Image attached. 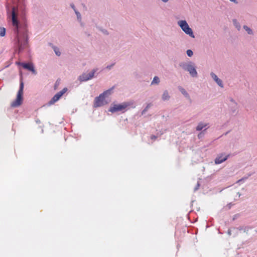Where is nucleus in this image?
I'll return each mask as SVG.
<instances>
[{
	"label": "nucleus",
	"instance_id": "b1692460",
	"mask_svg": "<svg viewBox=\"0 0 257 257\" xmlns=\"http://www.w3.org/2000/svg\"><path fill=\"white\" fill-rule=\"evenodd\" d=\"M250 176V174L248 175V176L247 177H242V178H241L240 179L238 180L237 181V183H241L243 181H244L245 180H246V179H247L248 177L249 176Z\"/></svg>",
	"mask_w": 257,
	"mask_h": 257
},
{
	"label": "nucleus",
	"instance_id": "dca6fc26",
	"mask_svg": "<svg viewBox=\"0 0 257 257\" xmlns=\"http://www.w3.org/2000/svg\"><path fill=\"white\" fill-rule=\"evenodd\" d=\"M232 23L234 25V26L235 27V28L238 30L240 31L241 29V26L240 23L237 21L236 19H233L232 20Z\"/></svg>",
	"mask_w": 257,
	"mask_h": 257
},
{
	"label": "nucleus",
	"instance_id": "ddd939ff",
	"mask_svg": "<svg viewBox=\"0 0 257 257\" xmlns=\"http://www.w3.org/2000/svg\"><path fill=\"white\" fill-rule=\"evenodd\" d=\"M208 123H204V122H200L197 125L196 127V130L197 131H202L203 128H206V127L208 125ZM208 126L207 127L208 128Z\"/></svg>",
	"mask_w": 257,
	"mask_h": 257
},
{
	"label": "nucleus",
	"instance_id": "aec40b11",
	"mask_svg": "<svg viewBox=\"0 0 257 257\" xmlns=\"http://www.w3.org/2000/svg\"><path fill=\"white\" fill-rule=\"evenodd\" d=\"M6 30L4 27H0V36L4 37L6 35Z\"/></svg>",
	"mask_w": 257,
	"mask_h": 257
},
{
	"label": "nucleus",
	"instance_id": "c756f323",
	"mask_svg": "<svg viewBox=\"0 0 257 257\" xmlns=\"http://www.w3.org/2000/svg\"><path fill=\"white\" fill-rule=\"evenodd\" d=\"M114 65L115 63H112L110 65H108L106 67V69L108 70H110Z\"/></svg>",
	"mask_w": 257,
	"mask_h": 257
},
{
	"label": "nucleus",
	"instance_id": "a211bd4d",
	"mask_svg": "<svg viewBox=\"0 0 257 257\" xmlns=\"http://www.w3.org/2000/svg\"><path fill=\"white\" fill-rule=\"evenodd\" d=\"M52 48H53L55 54L57 56H60L61 55V53L58 47H57L56 46H53Z\"/></svg>",
	"mask_w": 257,
	"mask_h": 257
},
{
	"label": "nucleus",
	"instance_id": "cd10ccee",
	"mask_svg": "<svg viewBox=\"0 0 257 257\" xmlns=\"http://www.w3.org/2000/svg\"><path fill=\"white\" fill-rule=\"evenodd\" d=\"M186 54H187V56L189 57H192L193 55V51L190 49H188L187 50Z\"/></svg>",
	"mask_w": 257,
	"mask_h": 257
},
{
	"label": "nucleus",
	"instance_id": "473e14b6",
	"mask_svg": "<svg viewBox=\"0 0 257 257\" xmlns=\"http://www.w3.org/2000/svg\"><path fill=\"white\" fill-rule=\"evenodd\" d=\"M243 228H244L243 226H239L237 228H233V230L238 229V230H240V231H241V230L243 231Z\"/></svg>",
	"mask_w": 257,
	"mask_h": 257
},
{
	"label": "nucleus",
	"instance_id": "f704fd0d",
	"mask_svg": "<svg viewBox=\"0 0 257 257\" xmlns=\"http://www.w3.org/2000/svg\"><path fill=\"white\" fill-rule=\"evenodd\" d=\"M230 2H233L234 4H238V2L237 0H229Z\"/></svg>",
	"mask_w": 257,
	"mask_h": 257
},
{
	"label": "nucleus",
	"instance_id": "4468645a",
	"mask_svg": "<svg viewBox=\"0 0 257 257\" xmlns=\"http://www.w3.org/2000/svg\"><path fill=\"white\" fill-rule=\"evenodd\" d=\"M170 98V96L169 94L168 90H166L164 91L163 93L162 96V99L163 101H167V100H169Z\"/></svg>",
	"mask_w": 257,
	"mask_h": 257
},
{
	"label": "nucleus",
	"instance_id": "6ab92c4d",
	"mask_svg": "<svg viewBox=\"0 0 257 257\" xmlns=\"http://www.w3.org/2000/svg\"><path fill=\"white\" fill-rule=\"evenodd\" d=\"M160 80L158 76H155L151 82V85L158 84Z\"/></svg>",
	"mask_w": 257,
	"mask_h": 257
},
{
	"label": "nucleus",
	"instance_id": "58836bf2",
	"mask_svg": "<svg viewBox=\"0 0 257 257\" xmlns=\"http://www.w3.org/2000/svg\"><path fill=\"white\" fill-rule=\"evenodd\" d=\"M40 122V120H37V122L38 123Z\"/></svg>",
	"mask_w": 257,
	"mask_h": 257
},
{
	"label": "nucleus",
	"instance_id": "423d86ee",
	"mask_svg": "<svg viewBox=\"0 0 257 257\" xmlns=\"http://www.w3.org/2000/svg\"><path fill=\"white\" fill-rule=\"evenodd\" d=\"M128 105L129 104L126 102L122 103L121 104H114L110 107L108 111L112 113H115L118 111L124 112L126 108Z\"/></svg>",
	"mask_w": 257,
	"mask_h": 257
},
{
	"label": "nucleus",
	"instance_id": "393cba45",
	"mask_svg": "<svg viewBox=\"0 0 257 257\" xmlns=\"http://www.w3.org/2000/svg\"><path fill=\"white\" fill-rule=\"evenodd\" d=\"M250 176V174L248 175V176L247 177H242V178H241L240 179L238 180L237 181V183H241L243 181H244L245 180H246V179H247L248 177L249 176Z\"/></svg>",
	"mask_w": 257,
	"mask_h": 257
},
{
	"label": "nucleus",
	"instance_id": "4c0bfd02",
	"mask_svg": "<svg viewBox=\"0 0 257 257\" xmlns=\"http://www.w3.org/2000/svg\"><path fill=\"white\" fill-rule=\"evenodd\" d=\"M237 195H238V197H239L241 196V194H240L239 192H238V193H237Z\"/></svg>",
	"mask_w": 257,
	"mask_h": 257
},
{
	"label": "nucleus",
	"instance_id": "c85d7f7f",
	"mask_svg": "<svg viewBox=\"0 0 257 257\" xmlns=\"http://www.w3.org/2000/svg\"><path fill=\"white\" fill-rule=\"evenodd\" d=\"M250 229H251V227H250L247 226H244L243 231L244 232H247Z\"/></svg>",
	"mask_w": 257,
	"mask_h": 257
},
{
	"label": "nucleus",
	"instance_id": "f257e3e1",
	"mask_svg": "<svg viewBox=\"0 0 257 257\" xmlns=\"http://www.w3.org/2000/svg\"><path fill=\"white\" fill-rule=\"evenodd\" d=\"M25 8V0H17V5L6 6L8 19L12 24L13 43L16 53L20 54L29 47V35L27 25L19 20V10L22 17Z\"/></svg>",
	"mask_w": 257,
	"mask_h": 257
},
{
	"label": "nucleus",
	"instance_id": "2eb2a0df",
	"mask_svg": "<svg viewBox=\"0 0 257 257\" xmlns=\"http://www.w3.org/2000/svg\"><path fill=\"white\" fill-rule=\"evenodd\" d=\"M179 90L181 92V93L187 98H189L190 96L188 92L186 91V90L183 88L182 87L179 86L178 87Z\"/></svg>",
	"mask_w": 257,
	"mask_h": 257
},
{
	"label": "nucleus",
	"instance_id": "2f4dec72",
	"mask_svg": "<svg viewBox=\"0 0 257 257\" xmlns=\"http://www.w3.org/2000/svg\"><path fill=\"white\" fill-rule=\"evenodd\" d=\"M199 187H200V183H199V181H198L197 185L194 188V191H197L199 189Z\"/></svg>",
	"mask_w": 257,
	"mask_h": 257
},
{
	"label": "nucleus",
	"instance_id": "6e6552de",
	"mask_svg": "<svg viewBox=\"0 0 257 257\" xmlns=\"http://www.w3.org/2000/svg\"><path fill=\"white\" fill-rule=\"evenodd\" d=\"M17 64L22 66L24 69L31 71L34 74H37V71L34 66L31 62H17Z\"/></svg>",
	"mask_w": 257,
	"mask_h": 257
},
{
	"label": "nucleus",
	"instance_id": "9b49d317",
	"mask_svg": "<svg viewBox=\"0 0 257 257\" xmlns=\"http://www.w3.org/2000/svg\"><path fill=\"white\" fill-rule=\"evenodd\" d=\"M210 76L211 78L215 81V82L221 87H223V84L222 81L219 79L217 76L213 72H211L210 73Z\"/></svg>",
	"mask_w": 257,
	"mask_h": 257
},
{
	"label": "nucleus",
	"instance_id": "bb28decb",
	"mask_svg": "<svg viewBox=\"0 0 257 257\" xmlns=\"http://www.w3.org/2000/svg\"><path fill=\"white\" fill-rule=\"evenodd\" d=\"M207 128H204V130L202 132H201V133H200L198 134V138L199 139H201L202 138H203V137H204V132L205 130H207Z\"/></svg>",
	"mask_w": 257,
	"mask_h": 257
},
{
	"label": "nucleus",
	"instance_id": "72a5a7b5",
	"mask_svg": "<svg viewBox=\"0 0 257 257\" xmlns=\"http://www.w3.org/2000/svg\"><path fill=\"white\" fill-rule=\"evenodd\" d=\"M102 32L104 34H106V35H108V33L107 31L105 30V29L102 30Z\"/></svg>",
	"mask_w": 257,
	"mask_h": 257
},
{
	"label": "nucleus",
	"instance_id": "7ed1b4c3",
	"mask_svg": "<svg viewBox=\"0 0 257 257\" xmlns=\"http://www.w3.org/2000/svg\"><path fill=\"white\" fill-rule=\"evenodd\" d=\"M179 66L184 71L189 72L192 77H196L197 76V72L195 68V64L191 61L186 62H182L180 63Z\"/></svg>",
	"mask_w": 257,
	"mask_h": 257
},
{
	"label": "nucleus",
	"instance_id": "f3484780",
	"mask_svg": "<svg viewBox=\"0 0 257 257\" xmlns=\"http://www.w3.org/2000/svg\"><path fill=\"white\" fill-rule=\"evenodd\" d=\"M243 29L246 31L248 34L249 35H253V31L249 28L248 26L246 25H244L243 27Z\"/></svg>",
	"mask_w": 257,
	"mask_h": 257
},
{
	"label": "nucleus",
	"instance_id": "39448f33",
	"mask_svg": "<svg viewBox=\"0 0 257 257\" xmlns=\"http://www.w3.org/2000/svg\"><path fill=\"white\" fill-rule=\"evenodd\" d=\"M177 24L186 34L192 38H195L193 30L189 27L186 20L178 21Z\"/></svg>",
	"mask_w": 257,
	"mask_h": 257
},
{
	"label": "nucleus",
	"instance_id": "f8f14e48",
	"mask_svg": "<svg viewBox=\"0 0 257 257\" xmlns=\"http://www.w3.org/2000/svg\"><path fill=\"white\" fill-rule=\"evenodd\" d=\"M230 101L231 102V104H230L231 110L232 111V113L234 114L236 112V110L237 108V103L234 101V100L232 98L230 99Z\"/></svg>",
	"mask_w": 257,
	"mask_h": 257
},
{
	"label": "nucleus",
	"instance_id": "c9c22d12",
	"mask_svg": "<svg viewBox=\"0 0 257 257\" xmlns=\"http://www.w3.org/2000/svg\"><path fill=\"white\" fill-rule=\"evenodd\" d=\"M232 231V229H228V234L231 235V231Z\"/></svg>",
	"mask_w": 257,
	"mask_h": 257
},
{
	"label": "nucleus",
	"instance_id": "1a4fd4ad",
	"mask_svg": "<svg viewBox=\"0 0 257 257\" xmlns=\"http://www.w3.org/2000/svg\"><path fill=\"white\" fill-rule=\"evenodd\" d=\"M67 88L66 87L64 88L62 90L57 93L54 96L51 98L49 102V105H52L54 104L56 102L58 101L62 96L66 92Z\"/></svg>",
	"mask_w": 257,
	"mask_h": 257
},
{
	"label": "nucleus",
	"instance_id": "7c9ffc66",
	"mask_svg": "<svg viewBox=\"0 0 257 257\" xmlns=\"http://www.w3.org/2000/svg\"><path fill=\"white\" fill-rule=\"evenodd\" d=\"M71 8L74 10V12H75V11H77L75 7V5H74V4L73 3H71L70 5Z\"/></svg>",
	"mask_w": 257,
	"mask_h": 257
},
{
	"label": "nucleus",
	"instance_id": "20e7f679",
	"mask_svg": "<svg viewBox=\"0 0 257 257\" xmlns=\"http://www.w3.org/2000/svg\"><path fill=\"white\" fill-rule=\"evenodd\" d=\"M24 83L22 79H20V87L19 90L18 92L17 98L13 101L11 104V106L14 107H18L20 106L23 101V90H24Z\"/></svg>",
	"mask_w": 257,
	"mask_h": 257
},
{
	"label": "nucleus",
	"instance_id": "f03ea898",
	"mask_svg": "<svg viewBox=\"0 0 257 257\" xmlns=\"http://www.w3.org/2000/svg\"><path fill=\"white\" fill-rule=\"evenodd\" d=\"M114 88V86H112L110 88L103 91L98 96L96 97L94 100L93 106L94 107H99L108 104L110 101L109 97L113 93Z\"/></svg>",
	"mask_w": 257,
	"mask_h": 257
},
{
	"label": "nucleus",
	"instance_id": "0eeeda50",
	"mask_svg": "<svg viewBox=\"0 0 257 257\" xmlns=\"http://www.w3.org/2000/svg\"><path fill=\"white\" fill-rule=\"evenodd\" d=\"M97 70L98 69L97 68L93 69L88 74L83 73L79 76L78 80L81 82H83L91 79L94 76V74L96 72Z\"/></svg>",
	"mask_w": 257,
	"mask_h": 257
},
{
	"label": "nucleus",
	"instance_id": "4be33fe9",
	"mask_svg": "<svg viewBox=\"0 0 257 257\" xmlns=\"http://www.w3.org/2000/svg\"><path fill=\"white\" fill-rule=\"evenodd\" d=\"M75 13L77 16L78 21L80 22L81 21V16L80 13L78 11H75Z\"/></svg>",
	"mask_w": 257,
	"mask_h": 257
},
{
	"label": "nucleus",
	"instance_id": "412c9836",
	"mask_svg": "<svg viewBox=\"0 0 257 257\" xmlns=\"http://www.w3.org/2000/svg\"><path fill=\"white\" fill-rule=\"evenodd\" d=\"M151 106V103L148 104L146 107L142 111V114H144L148 111V109Z\"/></svg>",
	"mask_w": 257,
	"mask_h": 257
},
{
	"label": "nucleus",
	"instance_id": "5701e85b",
	"mask_svg": "<svg viewBox=\"0 0 257 257\" xmlns=\"http://www.w3.org/2000/svg\"><path fill=\"white\" fill-rule=\"evenodd\" d=\"M164 133V132H162L161 134H160V135H159L158 134H157V135H152L151 136V139L153 141H155L157 138H158L159 137H160Z\"/></svg>",
	"mask_w": 257,
	"mask_h": 257
},
{
	"label": "nucleus",
	"instance_id": "e433bc0d",
	"mask_svg": "<svg viewBox=\"0 0 257 257\" xmlns=\"http://www.w3.org/2000/svg\"><path fill=\"white\" fill-rule=\"evenodd\" d=\"M163 3H167L169 0H161Z\"/></svg>",
	"mask_w": 257,
	"mask_h": 257
},
{
	"label": "nucleus",
	"instance_id": "a878e982",
	"mask_svg": "<svg viewBox=\"0 0 257 257\" xmlns=\"http://www.w3.org/2000/svg\"><path fill=\"white\" fill-rule=\"evenodd\" d=\"M250 176V174L248 175V176L247 177H242V178H241L240 179L238 180L237 181V183H241L243 181H244L245 180H246V179H247L248 177L249 176Z\"/></svg>",
	"mask_w": 257,
	"mask_h": 257
},
{
	"label": "nucleus",
	"instance_id": "9d476101",
	"mask_svg": "<svg viewBox=\"0 0 257 257\" xmlns=\"http://www.w3.org/2000/svg\"><path fill=\"white\" fill-rule=\"evenodd\" d=\"M230 156V154L226 155L224 153H220L217 155L214 160V162L215 164H220L226 161Z\"/></svg>",
	"mask_w": 257,
	"mask_h": 257
}]
</instances>
